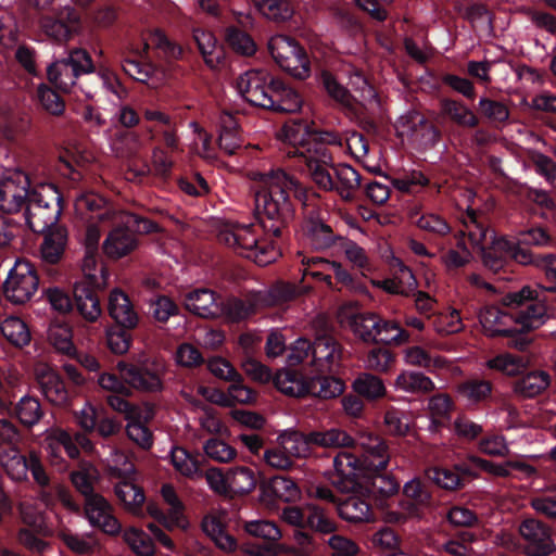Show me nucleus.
Instances as JSON below:
<instances>
[{"label":"nucleus","instance_id":"nucleus-1","mask_svg":"<svg viewBox=\"0 0 556 556\" xmlns=\"http://www.w3.org/2000/svg\"><path fill=\"white\" fill-rule=\"evenodd\" d=\"M250 178L257 182L255 192L256 208L261 215L263 229L278 237L293 217L288 193L293 191L298 198L305 197L300 184L281 169L268 172L253 170Z\"/></svg>","mask_w":556,"mask_h":556},{"label":"nucleus","instance_id":"nucleus-2","mask_svg":"<svg viewBox=\"0 0 556 556\" xmlns=\"http://www.w3.org/2000/svg\"><path fill=\"white\" fill-rule=\"evenodd\" d=\"M358 445L363 450L362 459L350 452H341L333 458L331 482L341 491L351 489L359 478L386 469L389 464L390 453L381 438L362 434Z\"/></svg>","mask_w":556,"mask_h":556},{"label":"nucleus","instance_id":"nucleus-3","mask_svg":"<svg viewBox=\"0 0 556 556\" xmlns=\"http://www.w3.org/2000/svg\"><path fill=\"white\" fill-rule=\"evenodd\" d=\"M217 239L236 254L260 266L275 262L280 255L278 249L263 238V229L258 225L222 223L217 227Z\"/></svg>","mask_w":556,"mask_h":556},{"label":"nucleus","instance_id":"nucleus-4","mask_svg":"<svg viewBox=\"0 0 556 556\" xmlns=\"http://www.w3.org/2000/svg\"><path fill=\"white\" fill-rule=\"evenodd\" d=\"M25 224L34 232H45L55 225L62 213V195L54 185L40 184L31 189L26 203Z\"/></svg>","mask_w":556,"mask_h":556},{"label":"nucleus","instance_id":"nucleus-5","mask_svg":"<svg viewBox=\"0 0 556 556\" xmlns=\"http://www.w3.org/2000/svg\"><path fill=\"white\" fill-rule=\"evenodd\" d=\"M75 214L83 222L98 220L102 226L108 223H124L129 225L135 215L111 206L100 194L92 191H83L74 200Z\"/></svg>","mask_w":556,"mask_h":556},{"label":"nucleus","instance_id":"nucleus-6","mask_svg":"<svg viewBox=\"0 0 556 556\" xmlns=\"http://www.w3.org/2000/svg\"><path fill=\"white\" fill-rule=\"evenodd\" d=\"M137 224L138 230L151 232L156 230L157 226L150 220L138 218L129 225L124 223H108L105 226H112L102 243L103 253L112 260H119L131 254L138 248V239L129 227Z\"/></svg>","mask_w":556,"mask_h":556},{"label":"nucleus","instance_id":"nucleus-7","mask_svg":"<svg viewBox=\"0 0 556 556\" xmlns=\"http://www.w3.org/2000/svg\"><path fill=\"white\" fill-rule=\"evenodd\" d=\"M38 276L29 262L16 261L3 283V293L13 304H24L36 293Z\"/></svg>","mask_w":556,"mask_h":556},{"label":"nucleus","instance_id":"nucleus-8","mask_svg":"<svg viewBox=\"0 0 556 556\" xmlns=\"http://www.w3.org/2000/svg\"><path fill=\"white\" fill-rule=\"evenodd\" d=\"M30 180L20 169H8L0 176V210L5 213H17L28 202L31 193Z\"/></svg>","mask_w":556,"mask_h":556},{"label":"nucleus","instance_id":"nucleus-9","mask_svg":"<svg viewBox=\"0 0 556 556\" xmlns=\"http://www.w3.org/2000/svg\"><path fill=\"white\" fill-rule=\"evenodd\" d=\"M271 81L275 79L266 71H248L237 79L236 88L238 93L252 105L267 109L274 105L270 98Z\"/></svg>","mask_w":556,"mask_h":556},{"label":"nucleus","instance_id":"nucleus-10","mask_svg":"<svg viewBox=\"0 0 556 556\" xmlns=\"http://www.w3.org/2000/svg\"><path fill=\"white\" fill-rule=\"evenodd\" d=\"M116 457L124 459V462L122 467H115L116 476L121 479L115 486V494L127 511L137 515L144 503V493L135 483L136 469L134 464L119 453H116Z\"/></svg>","mask_w":556,"mask_h":556},{"label":"nucleus","instance_id":"nucleus-11","mask_svg":"<svg viewBox=\"0 0 556 556\" xmlns=\"http://www.w3.org/2000/svg\"><path fill=\"white\" fill-rule=\"evenodd\" d=\"M523 547L528 556H547L556 551L551 529L535 519H527L519 526Z\"/></svg>","mask_w":556,"mask_h":556},{"label":"nucleus","instance_id":"nucleus-12","mask_svg":"<svg viewBox=\"0 0 556 556\" xmlns=\"http://www.w3.org/2000/svg\"><path fill=\"white\" fill-rule=\"evenodd\" d=\"M85 517L89 525L109 535L122 532V525L114 516L113 506L101 495H90L84 504Z\"/></svg>","mask_w":556,"mask_h":556},{"label":"nucleus","instance_id":"nucleus-13","mask_svg":"<svg viewBox=\"0 0 556 556\" xmlns=\"http://www.w3.org/2000/svg\"><path fill=\"white\" fill-rule=\"evenodd\" d=\"M301 161L307 167L313 181L326 191L333 190L334 179L332 178L329 167L332 164V157L328 149L323 146L316 148L308 147L301 150Z\"/></svg>","mask_w":556,"mask_h":556},{"label":"nucleus","instance_id":"nucleus-14","mask_svg":"<svg viewBox=\"0 0 556 556\" xmlns=\"http://www.w3.org/2000/svg\"><path fill=\"white\" fill-rule=\"evenodd\" d=\"M395 129L399 137L421 143L434 144L439 137L438 130L427 123L422 114L416 111L401 115L396 121Z\"/></svg>","mask_w":556,"mask_h":556},{"label":"nucleus","instance_id":"nucleus-15","mask_svg":"<svg viewBox=\"0 0 556 556\" xmlns=\"http://www.w3.org/2000/svg\"><path fill=\"white\" fill-rule=\"evenodd\" d=\"M80 17L70 7H64L56 16H42L40 27L42 31L56 41H66L79 31Z\"/></svg>","mask_w":556,"mask_h":556},{"label":"nucleus","instance_id":"nucleus-16","mask_svg":"<svg viewBox=\"0 0 556 556\" xmlns=\"http://www.w3.org/2000/svg\"><path fill=\"white\" fill-rule=\"evenodd\" d=\"M116 367L130 388L149 393H157L164 389L162 374L159 370L139 368L125 362H118Z\"/></svg>","mask_w":556,"mask_h":556},{"label":"nucleus","instance_id":"nucleus-17","mask_svg":"<svg viewBox=\"0 0 556 556\" xmlns=\"http://www.w3.org/2000/svg\"><path fill=\"white\" fill-rule=\"evenodd\" d=\"M36 381L43 396L54 405H63L68 392L60 375L48 364L37 363L34 368Z\"/></svg>","mask_w":556,"mask_h":556},{"label":"nucleus","instance_id":"nucleus-18","mask_svg":"<svg viewBox=\"0 0 556 556\" xmlns=\"http://www.w3.org/2000/svg\"><path fill=\"white\" fill-rule=\"evenodd\" d=\"M403 361L408 366L425 368L430 372L451 371L460 374L459 368L453 365V362L446 357L432 354L421 345H412L403 351Z\"/></svg>","mask_w":556,"mask_h":556},{"label":"nucleus","instance_id":"nucleus-19","mask_svg":"<svg viewBox=\"0 0 556 556\" xmlns=\"http://www.w3.org/2000/svg\"><path fill=\"white\" fill-rule=\"evenodd\" d=\"M478 318L484 334L488 337L513 336L516 332L513 326L514 316L497 306H484L479 311Z\"/></svg>","mask_w":556,"mask_h":556},{"label":"nucleus","instance_id":"nucleus-20","mask_svg":"<svg viewBox=\"0 0 556 556\" xmlns=\"http://www.w3.org/2000/svg\"><path fill=\"white\" fill-rule=\"evenodd\" d=\"M469 460L485 472L497 478H529L535 473L534 467L523 460L493 463L478 456H470Z\"/></svg>","mask_w":556,"mask_h":556},{"label":"nucleus","instance_id":"nucleus-21","mask_svg":"<svg viewBox=\"0 0 556 556\" xmlns=\"http://www.w3.org/2000/svg\"><path fill=\"white\" fill-rule=\"evenodd\" d=\"M184 304L186 309L202 318H219L222 316L220 303L214 291L200 288L188 292L185 295Z\"/></svg>","mask_w":556,"mask_h":556},{"label":"nucleus","instance_id":"nucleus-22","mask_svg":"<svg viewBox=\"0 0 556 556\" xmlns=\"http://www.w3.org/2000/svg\"><path fill=\"white\" fill-rule=\"evenodd\" d=\"M277 136L282 142L291 146L287 155L290 157L296 156L300 160L301 150H305L314 143V131H311L308 126L300 121L285 124Z\"/></svg>","mask_w":556,"mask_h":556},{"label":"nucleus","instance_id":"nucleus-23","mask_svg":"<svg viewBox=\"0 0 556 556\" xmlns=\"http://www.w3.org/2000/svg\"><path fill=\"white\" fill-rule=\"evenodd\" d=\"M265 304V295L257 292L245 299L230 298L220 303L222 316L229 321H240L256 313Z\"/></svg>","mask_w":556,"mask_h":556},{"label":"nucleus","instance_id":"nucleus-24","mask_svg":"<svg viewBox=\"0 0 556 556\" xmlns=\"http://www.w3.org/2000/svg\"><path fill=\"white\" fill-rule=\"evenodd\" d=\"M403 493L408 498H412L415 504L402 503L401 507L403 511L392 513L389 515V521H400L408 517L418 515V508L416 505H428L430 502V493L424 483L418 478H413L407 481L403 486Z\"/></svg>","mask_w":556,"mask_h":556},{"label":"nucleus","instance_id":"nucleus-25","mask_svg":"<svg viewBox=\"0 0 556 556\" xmlns=\"http://www.w3.org/2000/svg\"><path fill=\"white\" fill-rule=\"evenodd\" d=\"M339 516L350 523L375 521V515L367 497L363 494H352L338 504Z\"/></svg>","mask_w":556,"mask_h":556},{"label":"nucleus","instance_id":"nucleus-26","mask_svg":"<svg viewBox=\"0 0 556 556\" xmlns=\"http://www.w3.org/2000/svg\"><path fill=\"white\" fill-rule=\"evenodd\" d=\"M108 309L110 316L125 328H134L138 324V314L128 295L114 289L109 295Z\"/></svg>","mask_w":556,"mask_h":556},{"label":"nucleus","instance_id":"nucleus-27","mask_svg":"<svg viewBox=\"0 0 556 556\" xmlns=\"http://www.w3.org/2000/svg\"><path fill=\"white\" fill-rule=\"evenodd\" d=\"M96 290L98 289L87 286L86 282H77L74 287L76 308L81 317L89 323L97 321L102 315V307Z\"/></svg>","mask_w":556,"mask_h":556},{"label":"nucleus","instance_id":"nucleus-28","mask_svg":"<svg viewBox=\"0 0 556 556\" xmlns=\"http://www.w3.org/2000/svg\"><path fill=\"white\" fill-rule=\"evenodd\" d=\"M510 252L511 242L507 238L493 237L490 244L480 253L483 265L493 273H497L505 267Z\"/></svg>","mask_w":556,"mask_h":556},{"label":"nucleus","instance_id":"nucleus-29","mask_svg":"<svg viewBox=\"0 0 556 556\" xmlns=\"http://www.w3.org/2000/svg\"><path fill=\"white\" fill-rule=\"evenodd\" d=\"M257 478L253 469L239 465L228 468L229 497L247 495L255 490Z\"/></svg>","mask_w":556,"mask_h":556},{"label":"nucleus","instance_id":"nucleus-30","mask_svg":"<svg viewBox=\"0 0 556 556\" xmlns=\"http://www.w3.org/2000/svg\"><path fill=\"white\" fill-rule=\"evenodd\" d=\"M312 356L320 370H330L339 362L341 351L333 338L324 336L314 341Z\"/></svg>","mask_w":556,"mask_h":556},{"label":"nucleus","instance_id":"nucleus-31","mask_svg":"<svg viewBox=\"0 0 556 556\" xmlns=\"http://www.w3.org/2000/svg\"><path fill=\"white\" fill-rule=\"evenodd\" d=\"M464 236L465 232L460 231L454 247L448 249L441 247L439 249L440 262L447 271L457 270L467 266L473 257L471 251L465 243Z\"/></svg>","mask_w":556,"mask_h":556},{"label":"nucleus","instance_id":"nucleus-32","mask_svg":"<svg viewBox=\"0 0 556 556\" xmlns=\"http://www.w3.org/2000/svg\"><path fill=\"white\" fill-rule=\"evenodd\" d=\"M551 384V376L544 370L528 372L514 382L513 391L521 397H534L544 392Z\"/></svg>","mask_w":556,"mask_h":556},{"label":"nucleus","instance_id":"nucleus-33","mask_svg":"<svg viewBox=\"0 0 556 556\" xmlns=\"http://www.w3.org/2000/svg\"><path fill=\"white\" fill-rule=\"evenodd\" d=\"M0 464L12 480L27 479L29 456L22 455L17 447H0Z\"/></svg>","mask_w":556,"mask_h":556},{"label":"nucleus","instance_id":"nucleus-34","mask_svg":"<svg viewBox=\"0 0 556 556\" xmlns=\"http://www.w3.org/2000/svg\"><path fill=\"white\" fill-rule=\"evenodd\" d=\"M219 126V149L224 151L226 154L232 155L242 146V140L238 131V123L231 114L224 113L220 115Z\"/></svg>","mask_w":556,"mask_h":556},{"label":"nucleus","instance_id":"nucleus-35","mask_svg":"<svg viewBox=\"0 0 556 556\" xmlns=\"http://www.w3.org/2000/svg\"><path fill=\"white\" fill-rule=\"evenodd\" d=\"M465 227V235L468 236L471 244L480 252L489 245V239L492 240L493 231H490L479 219L475 210L468 208L462 217Z\"/></svg>","mask_w":556,"mask_h":556},{"label":"nucleus","instance_id":"nucleus-36","mask_svg":"<svg viewBox=\"0 0 556 556\" xmlns=\"http://www.w3.org/2000/svg\"><path fill=\"white\" fill-rule=\"evenodd\" d=\"M277 442L291 459L292 457L303 458L308 456L311 453V445H313V442L309 440V434L304 435L295 430L282 431L278 434Z\"/></svg>","mask_w":556,"mask_h":556},{"label":"nucleus","instance_id":"nucleus-37","mask_svg":"<svg viewBox=\"0 0 556 556\" xmlns=\"http://www.w3.org/2000/svg\"><path fill=\"white\" fill-rule=\"evenodd\" d=\"M270 98L274 105L270 109L294 113L302 106V99L296 91L283 85L280 80L271 81Z\"/></svg>","mask_w":556,"mask_h":556},{"label":"nucleus","instance_id":"nucleus-38","mask_svg":"<svg viewBox=\"0 0 556 556\" xmlns=\"http://www.w3.org/2000/svg\"><path fill=\"white\" fill-rule=\"evenodd\" d=\"M309 440L313 442V445L323 448H344L352 447L355 444V440L345 430L340 428L313 431L309 433Z\"/></svg>","mask_w":556,"mask_h":556},{"label":"nucleus","instance_id":"nucleus-39","mask_svg":"<svg viewBox=\"0 0 556 556\" xmlns=\"http://www.w3.org/2000/svg\"><path fill=\"white\" fill-rule=\"evenodd\" d=\"M275 387L283 394L289 396H304L309 392L308 381L292 370H280L274 377Z\"/></svg>","mask_w":556,"mask_h":556},{"label":"nucleus","instance_id":"nucleus-40","mask_svg":"<svg viewBox=\"0 0 556 556\" xmlns=\"http://www.w3.org/2000/svg\"><path fill=\"white\" fill-rule=\"evenodd\" d=\"M484 366L505 376L516 377L528 367V362L508 352L496 354L485 361Z\"/></svg>","mask_w":556,"mask_h":556},{"label":"nucleus","instance_id":"nucleus-41","mask_svg":"<svg viewBox=\"0 0 556 556\" xmlns=\"http://www.w3.org/2000/svg\"><path fill=\"white\" fill-rule=\"evenodd\" d=\"M394 388L406 393H428L435 389V384L422 372L403 370L396 377Z\"/></svg>","mask_w":556,"mask_h":556},{"label":"nucleus","instance_id":"nucleus-42","mask_svg":"<svg viewBox=\"0 0 556 556\" xmlns=\"http://www.w3.org/2000/svg\"><path fill=\"white\" fill-rule=\"evenodd\" d=\"M441 111L443 115L448 117L458 126L475 128L479 124L478 116L463 102L443 99L441 100Z\"/></svg>","mask_w":556,"mask_h":556},{"label":"nucleus","instance_id":"nucleus-43","mask_svg":"<svg viewBox=\"0 0 556 556\" xmlns=\"http://www.w3.org/2000/svg\"><path fill=\"white\" fill-rule=\"evenodd\" d=\"M193 38L207 66L214 68L223 61V48L211 31L194 29Z\"/></svg>","mask_w":556,"mask_h":556},{"label":"nucleus","instance_id":"nucleus-44","mask_svg":"<svg viewBox=\"0 0 556 556\" xmlns=\"http://www.w3.org/2000/svg\"><path fill=\"white\" fill-rule=\"evenodd\" d=\"M81 270L87 286L97 289H104L108 286V270L102 263L98 262V252L85 251Z\"/></svg>","mask_w":556,"mask_h":556},{"label":"nucleus","instance_id":"nucleus-45","mask_svg":"<svg viewBox=\"0 0 556 556\" xmlns=\"http://www.w3.org/2000/svg\"><path fill=\"white\" fill-rule=\"evenodd\" d=\"M333 190L344 200H351L361 186V175L352 166L340 164L334 169Z\"/></svg>","mask_w":556,"mask_h":556},{"label":"nucleus","instance_id":"nucleus-46","mask_svg":"<svg viewBox=\"0 0 556 556\" xmlns=\"http://www.w3.org/2000/svg\"><path fill=\"white\" fill-rule=\"evenodd\" d=\"M66 243L67 231L65 228L56 227L54 230L48 232L41 244L42 258L50 264L56 263L61 258Z\"/></svg>","mask_w":556,"mask_h":556},{"label":"nucleus","instance_id":"nucleus-47","mask_svg":"<svg viewBox=\"0 0 556 556\" xmlns=\"http://www.w3.org/2000/svg\"><path fill=\"white\" fill-rule=\"evenodd\" d=\"M48 340L60 353L74 355L76 352L72 327L66 323L53 321L48 329Z\"/></svg>","mask_w":556,"mask_h":556},{"label":"nucleus","instance_id":"nucleus-48","mask_svg":"<svg viewBox=\"0 0 556 556\" xmlns=\"http://www.w3.org/2000/svg\"><path fill=\"white\" fill-rule=\"evenodd\" d=\"M545 318L546 309L544 305L531 303L514 316L513 326L520 328L521 331H532L540 328L545 323Z\"/></svg>","mask_w":556,"mask_h":556},{"label":"nucleus","instance_id":"nucleus-49","mask_svg":"<svg viewBox=\"0 0 556 556\" xmlns=\"http://www.w3.org/2000/svg\"><path fill=\"white\" fill-rule=\"evenodd\" d=\"M3 337L14 346L23 348L28 345L31 336L28 326L18 317L10 316L0 326Z\"/></svg>","mask_w":556,"mask_h":556},{"label":"nucleus","instance_id":"nucleus-50","mask_svg":"<svg viewBox=\"0 0 556 556\" xmlns=\"http://www.w3.org/2000/svg\"><path fill=\"white\" fill-rule=\"evenodd\" d=\"M260 13L274 22H285L292 17L294 9L289 0H253Z\"/></svg>","mask_w":556,"mask_h":556},{"label":"nucleus","instance_id":"nucleus-51","mask_svg":"<svg viewBox=\"0 0 556 556\" xmlns=\"http://www.w3.org/2000/svg\"><path fill=\"white\" fill-rule=\"evenodd\" d=\"M268 49L275 62L281 66L303 48L290 37L276 35L269 39Z\"/></svg>","mask_w":556,"mask_h":556},{"label":"nucleus","instance_id":"nucleus-52","mask_svg":"<svg viewBox=\"0 0 556 556\" xmlns=\"http://www.w3.org/2000/svg\"><path fill=\"white\" fill-rule=\"evenodd\" d=\"M49 80L60 90L70 91L75 85L78 75L71 67L66 60H60L51 64L48 68Z\"/></svg>","mask_w":556,"mask_h":556},{"label":"nucleus","instance_id":"nucleus-53","mask_svg":"<svg viewBox=\"0 0 556 556\" xmlns=\"http://www.w3.org/2000/svg\"><path fill=\"white\" fill-rule=\"evenodd\" d=\"M349 84L352 88V98L366 108H378L379 102L375 89L368 84L364 76L355 72L350 76Z\"/></svg>","mask_w":556,"mask_h":556},{"label":"nucleus","instance_id":"nucleus-54","mask_svg":"<svg viewBox=\"0 0 556 556\" xmlns=\"http://www.w3.org/2000/svg\"><path fill=\"white\" fill-rule=\"evenodd\" d=\"M353 390L368 400H378L386 395L383 381L371 374H362L353 382Z\"/></svg>","mask_w":556,"mask_h":556},{"label":"nucleus","instance_id":"nucleus-55","mask_svg":"<svg viewBox=\"0 0 556 556\" xmlns=\"http://www.w3.org/2000/svg\"><path fill=\"white\" fill-rule=\"evenodd\" d=\"M243 529L249 535L266 542L275 543L282 538V531L278 525L271 520H250L244 522Z\"/></svg>","mask_w":556,"mask_h":556},{"label":"nucleus","instance_id":"nucleus-56","mask_svg":"<svg viewBox=\"0 0 556 556\" xmlns=\"http://www.w3.org/2000/svg\"><path fill=\"white\" fill-rule=\"evenodd\" d=\"M309 392L320 399H333L341 395L344 391V382L334 377H317L308 381Z\"/></svg>","mask_w":556,"mask_h":556},{"label":"nucleus","instance_id":"nucleus-57","mask_svg":"<svg viewBox=\"0 0 556 556\" xmlns=\"http://www.w3.org/2000/svg\"><path fill=\"white\" fill-rule=\"evenodd\" d=\"M375 342L405 343L408 341V333L393 320H382L377 316V329H375Z\"/></svg>","mask_w":556,"mask_h":556},{"label":"nucleus","instance_id":"nucleus-58","mask_svg":"<svg viewBox=\"0 0 556 556\" xmlns=\"http://www.w3.org/2000/svg\"><path fill=\"white\" fill-rule=\"evenodd\" d=\"M123 539L138 556H153L155 554L152 539L141 529L135 527L126 529Z\"/></svg>","mask_w":556,"mask_h":556},{"label":"nucleus","instance_id":"nucleus-59","mask_svg":"<svg viewBox=\"0 0 556 556\" xmlns=\"http://www.w3.org/2000/svg\"><path fill=\"white\" fill-rule=\"evenodd\" d=\"M459 395L470 404L485 401L492 393V383L488 380L472 379L458 386Z\"/></svg>","mask_w":556,"mask_h":556},{"label":"nucleus","instance_id":"nucleus-60","mask_svg":"<svg viewBox=\"0 0 556 556\" xmlns=\"http://www.w3.org/2000/svg\"><path fill=\"white\" fill-rule=\"evenodd\" d=\"M351 330L365 342H375L377 315L374 313L354 314L349 319Z\"/></svg>","mask_w":556,"mask_h":556},{"label":"nucleus","instance_id":"nucleus-61","mask_svg":"<svg viewBox=\"0 0 556 556\" xmlns=\"http://www.w3.org/2000/svg\"><path fill=\"white\" fill-rule=\"evenodd\" d=\"M371 544L384 556H397L402 553L400 539L390 528H382L374 533Z\"/></svg>","mask_w":556,"mask_h":556},{"label":"nucleus","instance_id":"nucleus-62","mask_svg":"<svg viewBox=\"0 0 556 556\" xmlns=\"http://www.w3.org/2000/svg\"><path fill=\"white\" fill-rule=\"evenodd\" d=\"M203 451L208 458L220 464H229L238 456V452L233 446L218 438L205 441Z\"/></svg>","mask_w":556,"mask_h":556},{"label":"nucleus","instance_id":"nucleus-63","mask_svg":"<svg viewBox=\"0 0 556 556\" xmlns=\"http://www.w3.org/2000/svg\"><path fill=\"white\" fill-rule=\"evenodd\" d=\"M170 462L175 470L187 478L192 479L200 476L198 460L182 447L175 446L172 448Z\"/></svg>","mask_w":556,"mask_h":556},{"label":"nucleus","instance_id":"nucleus-64","mask_svg":"<svg viewBox=\"0 0 556 556\" xmlns=\"http://www.w3.org/2000/svg\"><path fill=\"white\" fill-rule=\"evenodd\" d=\"M108 403L114 410L124 413L126 419L144 418L146 421H149L154 415V409L150 404L135 406L117 395L109 396Z\"/></svg>","mask_w":556,"mask_h":556}]
</instances>
